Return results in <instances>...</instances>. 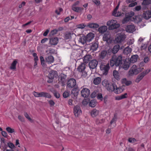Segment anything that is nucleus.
<instances>
[{
	"mask_svg": "<svg viewBox=\"0 0 151 151\" xmlns=\"http://www.w3.org/2000/svg\"><path fill=\"white\" fill-rule=\"evenodd\" d=\"M71 37V34L70 32H66L64 34V38L66 40L70 39Z\"/></svg>",
	"mask_w": 151,
	"mask_h": 151,
	"instance_id": "nucleus-37",
	"label": "nucleus"
},
{
	"mask_svg": "<svg viewBox=\"0 0 151 151\" xmlns=\"http://www.w3.org/2000/svg\"><path fill=\"white\" fill-rule=\"evenodd\" d=\"M134 14V13L133 12H130L126 13L125 16L128 17L130 19Z\"/></svg>",
	"mask_w": 151,
	"mask_h": 151,
	"instance_id": "nucleus-45",
	"label": "nucleus"
},
{
	"mask_svg": "<svg viewBox=\"0 0 151 151\" xmlns=\"http://www.w3.org/2000/svg\"><path fill=\"white\" fill-rule=\"evenodd\" d=\"M6 130L8 133H12L15 132L14 129L10 127H6Z\"/></svg>",
	"mask_w": 151,
	"mask_h": 151,
	"instance_id": "nucleus-42",
	"label": "nucleus"
},
{
	"mask_svg": "<svg viewBox=\"0 0 151 151\" xmlns=\"http://www.w3.org/2000/svg\"><path fill=\"white\" fill-rule=\"evenodd\" d=\"M17 63V61L15 60L12 63L10 67L11 69L12 70L15 69L16 68V65Z\"/></svg>",
	"mask_w": 151,
	"mask_h": 151,
	"instance_id": "nucleus-39",
	"label": "nucleus"
},
{
	"mask_svg": "<svg viewBox=\"0 0 151 151\" xmlns=\"http://www.w3.org/2000/svg\"><path fill=\"white\" fill-rule=\"evenodd\" d=\"M113 91H114L115 93L118 94L122 92L123 90L121 87H117L116 85V87L114 88V89Z\"/></svg>",
	"mask_w": 151,
	"mask_h": 151,
	"instance_id": "nucleus-33",
	"label": "nucleus"
},
{
	"mask_svg": "<svg viewBox=\"0 0 151 151\" xmlns=\"http://www.w3.org/2000/svg\"><path fill=\"white\" fill-rule=\"evenodd\" d=\"M117 119V116L115 114L114 115V116L112 119L111 121L110 122V124H112L114 122H115Z\"/></svg>",
	"mask_w": 151,
	"mask_h": 151,
	"instance_id": "nucleus-55",
	"label": "nucleus"
},
{
	"mask_svg": "<svg viewBox=\"0 0 151 151\" xmlns=\"http://www.w3.org/2000/svg\"><path fill=\"white\" fill-rule=\"evenodd\" d=\"M120 49V46L119 45H115L112 49H109L108 50V53L112 52L113 54L116 53Z\"/></svg>",
	"mask_w": 151,
	"mask_h": 151,
	"instance_id": "nucleus-15",
	"label": "nucleus"
},
{
	"mask_svg": "<svg viewBox=\"0 0 151 151\" xmlns=\"http://www.w3.org/2000/svg\"><path fill=\"white\" fill-rule=\"evenodd\" d=\"M102 85L109 92H112L114 88L116 87V85L109 82L107 80H104L102 82Z\"/></svg>",
	"mask_w": 151,
	"mask_h": 151,
	"instance_id": "nucleus-2",
	"label": "nucleus"
},
{
	"mask_svg": "<svg viewBox=\"0 0 151 151\" xmlns=\"http://www.w3.org/2000/svg\"><path fill=\"white\" fill-rule=\"evenodd\" d=\"M24 116L30 122H33V120L30 118L27 113L25 112H24Z\"/></svg>",
	"mask_w": 151,
	"mask_h": 151,
	"instance_id": "nucleus-47",
	"label": "nucleus"
},
{
	"mask_svg": "<svg viewBox=\"0 0 151 151\" xmlns=\"http://www.w3.org/2000/svg\"><path fill=\"white\" fill-rule=\"evenodd\" d=\"M72 9L75 12H78L79 10H83V8H82L78 7H75L73 6Z\"/></svg>",
	"mask_w": 151,
	"mask_h": 151,
	"instance_id": "nucleus-46",
	"label": "nucleus"
},
{
	"mask_svg": "<svg viewBox=\"0 0 151 151\" xmlns=\"http://www.w3.org/2000/svg\"><path fill=\"white\" fill-rule=\"evenodd\" d=\"M87 27L90 28L96 29L98 28L99 27V25L95 23H89L88 24Z\"/></svg>",
	"mask_w": 151,
	"mask_h": 151,
	"instance_id": "nucleus-21",
	"label": "nucleus"
},
{
	"mask_svg": "<svg viewBox=\"0 0 151 151\" xmlns=\"http://www.w3.org/2000/svg\"><path fill=\"white\" fill-rule=\"evenodd\" d=\"M137 3L136 2H133V3L132 2L129 5V7H132L134 6L137 5Z\"/></svg>",
	"mask_w": 151,
	"mask_h": 151,
	"instance_id": "nucleus-61",
	"label": "nucleus"
},
{
	"mask_svg": "<svg viewBox=\"0 0 151 151\" xmlns=\"http://www.w3.org/2000/svg\"><path fill=\"white\" fill-rule=\"evenodd\" d=\"M131 63L129 60H123L121 66L124 70H127L129 67Z\"/></svg>",
	"mask_w": 151,
	"mask_h": 151,
	"instance_id": "nucleus-8",
	"label": "nucleus"
},
{
	"mask_svg": "<svg viewBox=\"0 0 151 151\" xmlns=\"http://www.w3.org/2000/svg\"><path fill=\"white\" fill-rule=\"evenodd\" d=\"M131 19L128 17L125 16V17L124 18L122 21V23L124 24L126 23L127 22L129 21Z\"/></svg>",
	"mask_w": 151,
	"mask_h": 151,
	"instance_id": "nucleus-51",
	"label": "nucleus"
},
{
	"mask_svg": "<svg viewBox=\"0 0 151 151\" xmlns=\"http://www.w3.org/2000/svg\"><path fill=\"white\" fill-rule=\"evenodd\" d=\"M131 48L127 47L124 49L123 52L124 54L127 55L131 52Z\"/></svg>",
	"mask_w": 151,
	"mask_h": 151,
	"instance_id": "nucleus-29",
	"label": "nucleus"
},
{
	"mask_svg": "<svg viewBox=\"0 0 151 151\" xmlns=\"http://www.w3.org/2000/svg\"><path fill=\"white\" fill-rule=\"evenodd\" d=\"M49 43L52 45H56L58 43L59 40L57 37H51L49 39Z\"/></svg>",
	"mask_w": 151,
	"mask_h": 151,
	"instance_id": "nucleus-11",
	"label": "nucleus"
},
{
	"mask_svg": "<svg viewBox=\"0 0 151 151\" xmlns=\"http://www.w3.org/2000/svg\"><path fill=\"white\" fill-rule=\"evenodd\" d=\"M123 60L121 56H119L118 57L113 56L110 60V64L111 67L115 65L116 66H120L122 63Z\"/></svg>",
	"mask_w": 151,
	"mask_h": 151,
	"instance_id": "nucleus-1",
	"label": "nucleus"
},
{
	"mask_svg": "<svg viewBox=\"0 0 151 151\" xmlns=\"http://www.w3.org/2000/svg\"><path fill=\"white\" fill-rule=\"evenodd\" d=\"M66 76L63 74H61L59 78V81L61 82L63 85L65 82Z\"/></svg>",
	"mask_w": 151,
	"mask_h": 151,
	"instance_id": "nucleus-17",
	"label": "nucleus"
},
{
	"mask_svg": "<svg viewBox=\"0 0 151 151\" xmlns=\"http://www.w3.org/2000/svg\"><path fill=\"white\" fill-rule=\"evenodd\" d=\"M18 118L19 119V120L22 122H24V119L23 117L19 115L18 116Z\"/></svg>",
	"mask_w": 151,
	"mask_h": 151,
	"instance_id": "nucleus-62",
	"label": "nucleus"
},
{
	"mask_svg": "<svg viewBox=\"0 0 151 151\" xmlns=\"http://www.w3.org/2000/svg\"><path fill=\"white\" fill-rule=\"evenodd\" d=\"M86 68V64L83 63L78 66L77 69L79 72L82 71Z\"/></svg>",
	"mask_w": 151,
	"mask_h": 151,
	"instance_id": "nucleus-22",
	"label": "nucleus"
},
{
	"mask_svg": "<svg viewBox=\"0 0 151 151\" xmlns=\"http://www.w3.org/2000/svg\"><path fill=\"white\" fill-rule=\"evenodd\" d=\"M54 60V58L52 56H49L48 57V63H52Z\"/></svg>",
	"mask_w": 151,
	"mask_h": 151,
	"instance_id": "nucleus-48",
	"label": "nucleus"
},
{
	"mask_svg": "<svg viewBox=\"0 0 151 151\" xmlns=\"http://www.w3.org/2000/svg\"><path fill=\"white\" fill-rule=\"evenodd\" d=\"M1 134L4 137L6 138L8 137V135L6 132L5 131H2L1 132Z\"/></svg>",
	"mask_w": 151,
	"mask_h": 151,
	"instance_id": "nucleus-59",
	"label": "nucleus"
},
{
	"mask_svg": "<svg viewBox=\"0 0 151 151\" xmlns=\"http://www.w3.org/2000/svg\"><path fill=\"white\" fill-rule=\"evenodd\" d=\"M7 145L11 149L14 148L15 147L14 145L11 142L8 143Z\"/></svg>",
	"mask_w": 151,
	"mask_h": 151,
	"instance_id": "nucleus-53",
	"label": "nucleus"
},
{
	"mask_svg": "<svg viewBox=\"0 0 151 151\" xmlns=\"http://www.w3.org/2000/svg\"><path fill=\"white\" fill-rule=\"evenodd\" d=\"M99 46L98 43L97 42H93L90 46L91 50L93 51L96 50Z\"/></svg>",
	"mask_w": 151,
	"mask_h": 151,
	"instance_id": "nucleus-20",
	"label": "nucleus"
},
{
	"mask_svg": "<svg viewBox=\"0 0 151 151\" xmlns=\"http://www.w3.org/2000/svg\"><path fill=\"white\" fill-rule=\"evenodd\" d=\"M112 15L115 17H119L122 15V13L119 12H117V11L115 12H113Z\"/></svg>",
	"mask_w": 151,
	"mask_h": 151,
	"instance_id": "nucleus-52",
	"label": "nucleus"
},
{
	"mask_svg": "<svg viewBox=\"0 0 151 151\" xmlns=\"http://www.w3.org/2000/svg\"><path fill=\"white\" fill-rule=\"evenodd\" d=\"M33 95L35 97H46L47 95V94L46 92H42L40 93L36 92H33Z\"/></svg>",
	"mask_w": 151,
	"mask_h": 151,
	"instance_id": "nucleus-14",
	"label": "nucleus"
},
{
	"mask_svg": "<svg viewBox=\"0 0 151 151\" xmlns=\"http://www.w3.org/2000/svg\"><path fill=\"white\" fill-rule=\"evenodd\" d=\"M86 26V25L83 23L78 24L76 25V27L79 29H83Z\"/></svg>",
	"mask_w": 151,
	"mask_h": 151,
	"instance_id": "nucleus-49",
	"label": "nucleus"
},
{
	"mask_svg": "<svg viewBox=\"0 0 151 151\" xmlns=\"http://www.w3.org/2000/svg\"><path fill=\"white\" fill-rule=\"evenodd\" d=\"M99 113V111L96 109H93L91 111V115L92 117H95L98 115Z\"/></svg>",
	"mask_w": 151,
	"mask_h": 151,
	"instance_id": "nucleus-28",
	"label": "nucleus"
},
{
	"mask_svg": "<svg viewBox=\"0 0 151 151\" xmlns=\"http://www.w3.org/2000/svg\"><path fill=\"white\" fill-rule=\"evenodd\" d=\"M96 96V91H94L91 94V97L92 98H93L95 97Z\"/></svg>",
	"mask_w": 151,
	"mask_h": 151,
	"instance_id": "nucleus-60",
	"label": "nucleus"
},
{
	"mask_svg": "<svg viewBox=\"0 0 151 151\" xmlns=\"http://www.w3.org/2000/svg\"><path fill=\"white\" fill-rule=\"evenodd\" d=\"M142 70V69L139 68H137L136 65H134L129 71L128 74L129 76H132L134 75H137Z\"/></svg>",
	"mask_w": 151,
	"mask_h": 151,
	"instance_id": "nucleus-3",
	"label": "nucleus"
},
{
	"mask_svg": "<svg viewBox=\"0 0 151 151\" xmlns=\"http://www.w3.org/2000/svg\"><path fill=\"white\" fill-rule=\"evenodd\" d=\"M67 86L69 88H72L76 84V81L74 78H71L68 80L66 83Z\"/></svg>",
	"mask_w": 151,
	"mask_h": 151,
	"instance_id": "nucleus-7",
	"label": "nucleus"
},
{
	"mask_svg": "<svg viewBox=\"0 0 151 151\" xmlns=\"http://www.w3.org/2000/svg\"><path fill=\"white\" fill-rule=\"evenodd\" d=\"M101 81V78L99 77H98L94 79L93 83L95 85H98L100 83Z\"/></svg>",
	"mask_w": 151,
	"mask_h": 151,
	"instance_id": "nucleus-36",
	"label": "nucleus"
},
{
	"mask_svg": "<svg viewBox=\"0 0 151 151\" xmlns=\"http://www.w3.org/2000/svg\"><path fill=\"white\" fill-rule=\"evenodd\" d=\"M105 120L104 119H97L96 120V123L97 124H100L104 123L105 121Z\"/></svg>",
	"mask_w": 151,
	"mask_h": 151,
	"instance_id": "nucleus-50",
	"label": "nucleus"
},
{
	"mask_svg": "<svg viewBox=\"0 0 151 151\" xmlns=\"http://www.w3.org/2000/svg\"><path fill=\"white\" fill-rule=\"evenodd\" d=\"M122 83L127 86H128L132 83V81L127 80L126 78H123L122 80Z\"/></svg>",
	"mask_w": 151,
	"mask_h": 151,
	"instance_id": "nucleus-30",
	"label": "nucleus"
},
{
	"mask_svg": "<svg viewBox=\"0 0 151 151\" xmlns=\"http://www.w3.org/2000/svg\"><path fill=\"white\" fill-rule=\"evenodd\" d=\"M138 58V56L137 55H133L130 58L129 61L130 63H134L137 61Z\"/></svg>",
	"mask_w": 151,
	"mask_h": 151,
	"instance_id": "nucleus-23",
	"label": "nucleus"
},
{
	"mask_svg": "<svg viewBox=\"0 0 151 151\" xmlns=\"http://www.w3.org/2000/svg\"><path fill=\"white\" fill-rule=\"evenodd\" d=\"M119 24L117 23L113 25H111L109 27V28L110 29H116L119 27Z\"/></svg>",
	"mask_w": 151,
	"mask_h": 151,
	"instance_id": "nucleus-41",
	"label": "nucleus"
},
{
	"mask_svg": "<svg viewBox=\"0 0 151 151\" xmlns=\"http://www.w3.org/2000/svg\"><path fill=\"white\" fill-rule=\"evenodd\" d=\"M143 17L146 19H148L151 17V12L150 11H144Z\"/></svg>",
	"mask_w": 151,
	"mask_h": 151,
	"instance_id": "nucleus-16",
	"label": "nucleus"
},
{
	"mask_svg": "<svg viewBox=\"0 0 151 151\" xmlns=\"http://www.w3.org/2000/svg\"><path fill=\"white\" fill-rule=\"evenodd\" d=\"M107 29V27L106 26H103L99 27L98 31L100 33H104L106 31Z\"/></svg>",
	"mask_w": 151,
	"mask_h": 151,
	"instance_id": "nucleus-26",
	"label": "nucleus"
},
{
	"mask_svg": "<svg viewBox=\"0 0 151 151\" xmlns=\"http://www.w3.org/2000/svg\"><path fill=\"white\" fill-rule=\"evenodd\" d=\"M81 93L82 97L84 98H87L89 96L90 91L88 88H83L81 90Z\"/></svg>",
	"mask_w": 151,
	"mask_h": 151,
	"instance_id": "nucleus-9",
	"label": "nucleus"
},
{
	"mask_svg": "<svg viewBox=\"0 0 151 151\" xmlns=\"http://www.w3.org/2000/svg\"><path fill=\"white\" fill-rule=\"evenodd\" d=\"M96 101L94 99L91 100L89 104V106L92 107H94L96 105Z\"/></svg>",
	"mask_w": 151,
	"mask_h": 151,
	"instance_id": "nucleus-40",
	"label": "nucleus"
},
{
	"mask_svg": "<svg viewBox=\"0 0 151 151\" xmlns=\"http://www.w3.org/2000/svg\"><path fill=\"white\" fill-rule=\"evenodd\" d=\"M58 32V30L56 29H55L52 30L49 34L50 37H51V36H53L57 34Z\"/></svg>",
	"mask_w": 151,
	"mask_h": 151,
	"instance_id": "nucleus-44",
	"label": "nucleus"
},
{
	"mask_svg": "<svg viewBox=\"0 0 151 151\" xmlns=\"http://www.w3.org/2000/svg\"><path fill=\"white\" fill-rule=\"evenodd\" d=\"M49 103L51 106H53L55 104L54 101L52 100L49 101Z\"/></svg>",
	"mask_w": 151,
	"mask_h": 151,
	"instance_id": "nucleus-64",
	"label": "nucleus"
},
{
	"mask_svg": "<svg viewBox=\"0 0 151 151\" xmlns=\"http://www.w3.org/2000/svg\"><path fill=\"white\" fill-rule=\"evenodd\" d=\"M127 94L126 93L123 94L121 95L120 96H116L115 97L116 100H120L127 97Z\"/></svg>",
	"mask_w": 151,
	"mask_h": 151,
	"instance_id": "nucleus-27",
	"label": "nucleus"
},
{
	"mask_svg": "<svg viewBox=\"0 0 151 151\" xmlns=\"http://www.w3.org/2000/svg\"><path fill=\"white\" fill-rule=\"evenodd\" d=\"M57 72L56 71L52 70L49 74L48 80V83H51L53 81V79L54 77L57 76Z\"/></svg>",
	"mask_w": 151,
	"mask_h": 151,
	"instance_id": "nucleus-6",
	"label": "nucleus"
},
{
	"mask_svg": "<svg viewBox=\"0 0 151 151\" xmlns=\"http://www.w3.org/2000/svg\"><path fill=\"white\" fill-rule=\"evenodd\" d=\"M91 59V56L89 55H86L83 58L84 63L85 64L87 63L88 61H89Z\"/></svg>",
	"mask_w": 151,
	"mask_h": 151,
	"instance_id": "nucleus-25",
	"label": "nucleus"
},
{
	"mask_svg": "<svg viewBox=\"0 0 151 151\" xmlns=\"http://www.w3.org/2000/svg\"><path fill=\"white\" fill-rule=\"evenodd\" d=\"M150 69H147L140 73L137 76L135 81V82L137 83H139L143 78L144 77L150 72Z\"/></svg>",
	"mask_w": 151,
	"mask_h": 151,
	"instance_id": "nucleus-5",
	"label": "nucleus"
},
{
	"mask_svg": "<svg viewBox=\"0 0 151 151\" xmlns=\"http://www.w3.org/2000/svg\"><path fill=\"white\" fill-rule=\"evenodd\" d=\"M128 141L130 143H134L137 141L134 138H129L128 139Z\"/></svg>",
	"mask_w": 151,
	"mask_h": 151,
	"instance_id": "nucleus-54",
	"label": "nucleus"
},
{
	"mask_svg": "<svg viewBox=\"0 0 151 151\" xmlns=\"http://www.w3.org/2000/svg\"><path fill=\"white\" fill-rule=\"evenodd\" d=\"M94 37V34L92 33H89L86 36L87 42H90Z\"/></svg>",
	"mask_w": 151,
	"mask_h": 151,
	"instance_id": "nucleus-19",
	"label": "nucleus"
},
{
	"mask_svg": "<svg viewBox=\"0 0 151 151\" xmlns=\"http://www.w3.org/2000/svg\"><path fill=\"white\" fill-rule=\"evenodd\" d=\"M126 30L128 32H132L135 31V27L134 25H129L127 27Z\"/></svg>",
	"mask_w": 151,
	"mask_h": 151,
	"instance_id": "nucleus-18",
	"label": "nucleus"
},
{
	"mask_svg": "<svg viewBox=\"0 0 151 151\" xmlns=\"http://www.w3.org/2000/svg\"><path fill=\"white\" fill-rule=\"evenodd\" d=\"M113 75L115 78L117 80L119 79V73L116 70H114L113 72Z\"/></svg>",
	"mask_w": 151,
	"mask_h": 151,
	"instance_id": "nucleus-38",
	"label": "nucleus"
},
{
	"mask_svg": "<svg viewBox=\"0 0 151 151\" xmlns=\"http://www.w3.org/2000/svg\"><path fill=\"white\" fill-rule=\"evenodd\" d=\"M151 3V0H144L142 3V4L143 5H148Z\"/></svg>",
	"mask_w": 151,
	"mask_h": 151,
	"instance_id": "nucleus-43",
	"label": "nucleus"
},
{
	"mask_svg": "<svg viewBox=\"0 0 151 151\" xmlns=\"http://www.w3.org/2000/svg\"><path fill=\"white\" fill-rule=\"evenodd\" d=\"M40 59L41 60V64L44 67L45 66V60L44 59V58L42 56H40Z\"/></svg>",
	"mask_w": 151,
	"mask_h": 151,
	"instance_id": "nucleus-57",
	"label": "nucleus"
},
{
	"mask_svg": "<svg viewBox=\"0 0 151 151\" xmlns=\"http://www.w3.org/2000/svg\"><path fill=\"white\" fill-rule=\"evenodd\" d=\"M97 98L98 99H100L101 100H102L103 99V96L102 94L101 93L98 94V96H97Z\"/></svg>",
	"mask_w": 151,
	"mask_h": 151,
	"instance_id": "nucleus-63",
	"label": "nucleus"
},
{
	"mask_svg": "<svg viewBox=\"0 0 151 151\" xmlns=\"http://www.w3.org/2000/svg\"><path fill=\"white\" fill-rule=\"evenodd\" d=\"M50 91L53 93L54 96L57 98H59L60 97L59 93L55 91L53 88L50 90Z\"/></svg>",
	"mask_w": 151,
	"mask_h": 151,
	"instance_id": "nucleus-34",
	"label": "nucleus"
},
{
	"mask_svg": "<svg viewBox=\"0 0 151 151\" xmlns=\"http://www.w3.org/2000/svg\"><path fill=\"white\" fill-rule=\"evenodd\" d=\"M107 53L106 50H103L102 51L100 55V58L101 59H103L106 57Z\"/></svg>",
	"mask_w": 151,
	"mask_h": 151,
	"instance_id": "nucleus-31",
	"label": "nucleus"
},
{
	"mask_svg": "<svg viewBox=\"0 0 151 151\" xmlns=\"http://www.w3.org/2000/svg\"><path fill=\"white\" fill-rule=\"evenodd\" d=\"M117 23V22L116 20H111L110 21H108L106 24L108 26L110 27Z\"/></svg>",
	"mask_w": 151,
	"mask_h": 151,
	"instance_id": "nucleus-35",
	"label": "nucleus"
},
{
	"mask_svg": "<svg viewBox=\"0 0 151 151\" xmlns=\"http://www.w3.org/2000/svg\"><path fill=\"white\" fill-rule=\"evenodd\" d=\"M69 93L67 91L65 92L63 94V96L64 97L66 98H67L69 96Z\"/></svg>",
	"mask_w": 151,
	"mask_h": 151,
	"instance_id": "nucleus-58",
	"label": "nucleus"
},
{
	"mask_svg": "<svg viewBox=\"0 0 151 151\" xmlns=\"http://www.w3.org/2000/svg\"><path fill=\"white\" fill-rule=\"evenodd\" d=\"M78 41L79 42L81 43L83 45L86 43L87 42L86 36H83L80 37Z\"/></svg>",
	"mask_w": 151,
	"mask_h": 151,
	"instance_id": "nucleus-24",
	"label": "nucleus"
},
{
	"mask_svg": "<svg viewBox=\"0 0 151 151\" xmlns=\"http://www.w3.org/2000/svg\"><path fill=\"white\" fill-rule=\"evenodd\" d=\"M124 35L122 34H119L115 39V41L118 43H120L123 41L125 39Z\"/></svg>",
	"mask_w": 151,
	"mask_h": 151,
	"instance_id": "nucleus-13",
	"label": "nucleus"
},
{
	"mask_svg": "<svg viewBox=\"0 0 151 151\" xmlns=\"http://www.w3.org/2000/svg\"><path fill=\"white\" fill-rule=\"evenodd\" d=\"M74 113L75 116L76 117L81 114L82 111L79 106L77 105L74 107Z\"/></svg>",
	"mask_w": 151,
	"mask_h": 151,
	"instance_id": "nucleus-12",
	"label": "nucleus"
},
{
	"mask_svg": "<svg viewBox=\"0 0 151 151\" xmlns=\"http://www.w3.org/2000/svg\"><path fill=\"white\" fill-rule=\"evenodd\" d=\"M98 62L96 60H91L88 64V66L91 69L95 68L97 66Z\"/></svg>",
	"mask_w": 151,
	"mask_h": 151,
	"instance_id": "nucleus-10",
	"label": "nucleus"
},
{
	"mask_svg": "<svg viewBox=\"0 0 151 151\" xmlns=\"http://www.w3.org/2000/svg\"><path fill=\"white\" fill-rule=\"evenodd\" d=\"M110 38V35L109 33H106L104 35L103 39L104 41H108Z\"/></svg>",
	"mask_w": 151,
	"mask_h": 151,
	"instance_id": "nucleus-32",
	"label": "nucleus"
},
{
	"mask_svg": "<svg viewBox=\"0 0 151 151\" xmlns=\"http://www.w3.org/2000/svg\"><path fill=\"white\" fill-rule=\"evenodd\" d=\"M80 72L82 73V76L83 77L86 78L87 76V73L84 70H83V71H81Z\"/></svg>",
	"mask_w": 151,
	"mask_h": 151,
	"instance_id": "nucleus-56",
	"label": "nucleus"
},
{
	"mask_svg": "<svg viewBox=\"0 0 151 151\" xmlns=\"http://www.w3.org/2000/svg\"><path fill=\"white\" fill-rule=\"evenodd\" d=\"M100 67L101 70L102 71L103 74L106 75L108 74L110 68L109 63L106 64H104L101 63Z\"/></svg>",
	"mask_w": 151,
	"mask_h": 151,
	"instance_id": "nucleus-4",
	"label": "nucleus"
}]
</instances>
